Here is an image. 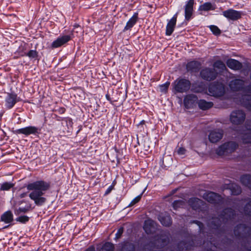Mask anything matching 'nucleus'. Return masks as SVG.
I'll use <instances>...</instances> for the list:
<instances>
[{
  "instance_id": "35",
  "label": "nucleus",
  "mask_w": 251,
  "mask_h": 251,
  "mask_svg": "<svg viewBox=\"0 0 251 251\" xmlns=\"http://www.w3.org/2000/svg\"><path fill=\"white\" fill-rule=\"evenodd\" d=\"M64 125L65 124L66 126L67 132L68 133H72L73 130V122L72 118L67 117L64 119Z\"/></svg>"
},
{
  "instance_id": "39",
  "label": "nucleus",
  "mask_w": 251,
  "mask_h": 251,
  "mask_svg": "<svg viewBox=\"0 0 251 251\" xmlns=\"http://www.w3.org/2000/svg\"><path fill=\"white\" fill-rule=\"evenodd\" d=\"M213 68H217L222 71L224 70L226 68L225 63L221 60H218L214 62L213 63Z\"/></svg>"
},
{
  "instance_id": "26",
  "label": "nucleus",
  "mask_w": 251,
  "mask_h": 251,
  "mask_svg": "<svg viewBox=\"0 0 251 251\" xmlns=\"http://www.w3.org/2000/svg\"><path fill=\"white\" fill-rule=\"evenodd\" d=\"M138 19V13L137 12H134L132 16L127 22L123 31L126 32L127 30H131V28L137 23Z\"/></svg>"
},
{
  "instance_id": "10",
  "label": "nucleus",
  "mask_w": 251,
  "mask_h": 251,
  "mask_svg": "<svg viewBox=\"0 0 251 251\" xmlns=\"http://www.w3.org/2000/svg\"><path fill=\"white\" fill-rule=\"evenodd\" d=\"M74 37V30H71L68 35L59 36L56 40L52 42L50 47L52 49L61 47L71 41Z\"/></svg>"
},
{
  "instance_id": "3",
  "label": "nucleus",
  "mask_w": 251,
  "mask_h": 251,
  "mask_svg": "<svg viewBox=\"0 0 251 251\" xmlns=\"http://www.w3.org/2000/svg\"><path fill=\"white\" fill-rule=\"evenodd\" d=\"M169 234L162 231L153 236L151 244L152 247L157 249L162 250L169 244Z\"/></svg>"
},
{
  "instance_id": "1",
  "label": "nucleus",
  "mask_w": 251,
  "mask_h": 251,
  "mask_svg": "<svg viewBox=\"0 0 251 251\" xmlns=\"http://www.w3.org/2000/svg\"><path fill=\"white\" fill-rule=\"evenodd\" d=\"M26 187L28 191H32L29 194V197L36 206H42L47 202V199L44 195L50 189L51 183L50 181L38 180L28 183Z\"/></svg>"
},
{
  "instance_id": "6",
  "label": "nucleus",
  "mask_w": 251,
  "mask_h": 251,
  "mask_svg": "<svg viewBox=\"0 0 251 251\" xmlns=\"http://www.w3.org/2000/svg\"><path fill=\"white\" fill-rule=\"evenodd\" d=\"M185 237L186 240H181L177 243V251H191L195 246V239L191 234L188 233Z\"/></svg>"
},
{
  "instance_id": "61",
  "label": "nucleus",
  "mask_w": 251,
  "mask_h": 251,
  "mask_svg": "<svg viewBox=\"0 0 251 251\" xmlns=\"http://www.w3.org/2000/svg\"><path fill=\"white\" fill-rule=\"evenodd\" d=\"M82 126H81V125H80V126H78V128H78V129L77 130V131H76V135H77L78 134V133H79V132L82 130Z\"/></svg>"
},
{
  "instance_id": "63",
  "label": "nucleus",
  "mask_w": 251,
  "mask_h": 251,
  "mask_svg": "<svg viewBox=\"0 0 251 251\" xmlns=\"http://www.w3.org/2000/svg\"><path fill=\"white\" fill-rule=\"evenodd\" d=\"M79 25L77 24H75L74 25H73V27H74V28L72 30H74V29L76 28H77L78 26H79Z\"/></svg>"
},
{
  "instance_id": "8",
  "label": "nucleus",
  "mask_w": 251,
  "mask_h": 251,
  "mask_svg": "<svg viewBox=\"0 0 251 251\" xmlns=\"http://www.w3.org/2000/svg\"><path fill=\"white\" fill-rule=\"evenodd\" d=\"M218 73L215 69L205 67L200 72V77L206 81H212L216 79Z\"/></svg>"
},
{
  "instance_id": "47",
  "label": "nucleus",
  "mask_w": 251,
  "mask_h": 251,
  "mask_svg": "<svg viewBox=\"0 0 251 251\" xmlns=\"http://www.w3.org/2000/svg\"><path fill=\"white\" fill-rule=\"evenodd\" d=\"M29 220V217L25 215L20 216L16 219V221L19 222L22 224H25Z\"/></svg>"
},
{
  "instance_id": "55",
  "label": "nucleus",
  "mask_w": 251,
  "mask_h": 251,
  "mask_svg": "<svg viewBox=\"0 0 251 251\" xmlns=\"http://www.w3.org/2000/svg\"><path fill=\"white\" fill-rule=\"evenodd\" d=\"M105 98L106 100L109 101L110 103L112 105H114V102L117 101V100H112L111 98H110V96L108 93L105 95Z\"/></svg>"
},
{
  "instance_id": "12",
  "label": "nucleus",
  "mask_w": 251,
  "mask_h": 251,
  "mask_svg": "<svg viewBox=\"0 0 251 251\" xmlns=\"http://www.w3.org/2000/svg\"><path fill=\"white\" fill-rule=\"evenodd\" d=\"M229 86L232 91H242L244 94H250L249 92L246 90L247 86H245V82L242 79L235 78L231 80L229 82Z\"/></svg>"
},
{
  "instance_id": "27",
  "label": "nucleus",
  "mask_w": 251,
  "mask_h": 251,
  "mask_svg": "<svg viewBox=\"0 0 251 251\" xmlns=\"http://www.w3.org/2000/svg\"><path fill=\"white\" fill-rule=\"evenodd\" d=\"M226 64L229 68L234 71L240 70L243 68L242 63L235 59H228L226 61Z\"/></svg>"
},
{
  "instance_id": "32",
  "label": "nucleus",
  "mask_w": 251,
  "mask_h": 251,
  "mask_svg": "<svg viewBox=\"0 0 251 251\" xmlns=\"http://www.w3.org/2000/svg\"><path fill=\"white\" fill-rule=\"evenodd\" d=\"M241 183L251 190V175L245 174L240 177Z\"/></svg>"
},
{
  "instance_id": "46",
  "label": "nucleus",
  "mask_w": 251,
  "mask_h": 251,
  "mask_svg": "<svg viewBox=\"0 0 251 251\" xmlns=\"http://www.w3.org/2000/svg\"><path fill=\"white\" fill-rule=\"evenodd\" d=\"M170 84V82L168 81H166L165 83L160 85L159 86L160 92L166 93L168 91Z\"/></svg>"
},
{
  "instance_id": "31",
  "label": "nucleus",
  "mask_w": 251,
  "mask_h": 251,
  "mask_svg": "<svg viewBox=\"0 0 251 251\" xmlns=\"http://www.w3.org/2000/svg\"><path fill=\"white\" fill-rule=\"evenodd\" d=\"M13 220V215L10 210L4 212L0 217V221L6 224H9Z\"/></svg>"
},
{
  "instance_id": "9",
  "label": "nucleus",
  "mask_w": 251,
  "mask_h": 251,
  "mask_svg": "<svg viewBox=\"0 0 251 251\" xmlns=\"http://www.w3.org/2000/svg\"><path fill=\"white\" fill-rule=\"evenodd\" d=\"M13 132L16 134L24 135L26 137L31 134L38 137L41 133V128L35 126H29L23 128L17 129Z\"/></svg>"
},
{
  "instance_id": "2",
  "label": "nucleus",
  "mask_w": 251,
  "mask_h": 251,
  "mask_svg": "<svg viewBox=\"0 0 251 251\" xmlns=\"http://www.w3.org/2000/svg\"><path fill=\"white\" fill-rule=\"evenodd\" d=\"M191 85V81L188 79L181 77L176 78L172 84L173 91L175 94L188 92Z\"/></svg>"
},
{
  "instance_id": "64",
  "label": "nucleus",
  "mask_w": 251,
  "mask_h": 251,
  "mask_svg": "<svg viewBox=\"0 0 251 251\" xmlns=\"http://www.w3.org/2000/svg\"><path fill=\"white\" fill-rule=\"evenodd\" d=\"M149 148H150V146H148V147L145 149V150L148 151L149 150Z\"/></svg>"
},
{
  "instance_id": "57",
  "label": "nucleus",
  "mask_w": 251,
  "mask_h": 251,
  "mask_svg": "<svg viewBox=\"0 0 251 251\" xmlns=\"http://www.w3.org/2000/svg\"><path fill=\"white\" fill-rule=\"evenodd\" d=\"M177 152L179 155H183L186 152V150L183 147H180L178 150Z\"/></svg>"
},
{
  "instance_id": "30",
  "label": "nucleus",
  "mask_w": 251,
  "mask_h": 251,
  "mask_svg": "<svg viewBox=\"0 0 251 251\" xmlns=\"http://www.w3.org/2000/svg\"><path fill=\"white\" fill-rule=\"evenodd\" d=\"M197 103L199 108L202 110H208L213 106V103L212 102L207 101L203 99L198 100Z\"/></svg>"
},
{
  "instance_id": "7",
  "label": "nucleus",
  "mask_w": 251,
  "mask_h": 251,
  "mask_svg": "<svg viewBox=\"0 0 251 251\" xmlns=\"http://www.w3.org/2000/svg\"><path fill=\"white\" fill-rule=\"evenodd\" d=\"M208 91L212 96L215 97H222L226 92L225 85L222 82L214 81L209 85Z\"/></svg>"
},
{
  "instance_id": "23",
  "label": "nucleus",
  "mask_w": 251,
  "mask_h": 251,
  "mask_svg": "<svg viewBox=\"0 0 251 251\" xmlns=\"http://www.w3.org/2000/svg\"><path fill=\"white\" fill-rule=\"evenodd\" d=\"M198 100L197 96L194 94L187 95L183 100L184 106L187 109L193 108L197 103Z\"/></svg>"
},
{
  "instance_id": "50",
  "label": "nucleus",
  "mask_w": 251,
  "mask_h": 251,
  "mask_svg": "<svg viewBox=\"0 0 251 251\" xmlns=\"http://www.w3.org/2000/svg\"><path fill=\"white\" fill-rule=\"evenodd\" d=\"M114 186L115 184L114 182H113L112 184L107 188L104 193V195L106 196L110 194L111 192L114 189Z\"/></svg>"
},
{
  "instance_id": "59",
  "label": "nucleus",
  "mask_w": 251,
  "mask_h": 251,
  "mask_svg": "<svg viewBox=\"0 0 251 251\" xmlns=\"http://www.w3.org/2000/svg\"><path fill=\"white\" fill-rule=\"evenodd\" d=\"M145 123L146 121L143 120L141 121H140V122L138 125H137V126L139 127L142 128L143 129H144L143 126L145 125Z\"/></svg>"
},
{
  "instance_id": "28",
  "label": "nucleus",
  "mask_w": 251,
  "mask_h": 251,
  "mask_svg": "<svg viewBox=\"0 0 251 251\" xmlns=\"http://www.w3.org/2000/svg\"><path fill=\"white\" fill-rule=\"evenodd\" d=\"M190 206L194 210H201V206L203 205V201L201 199L193 197L188 200Z\"/></svg>"
},
{
  "instance_id": "49",
  "label": "nucleus",
  "mask_w": 251,
  "mask_h": 251,
  "mask_svg": "<svg viewBox=\"0 0 251 251\" xmlns=\"http://www.w3.org/2000/svg\"><path fill=\"white\" fill-rule=\"evenodd\" d=\"M191 223L196 224L199 226V229L201 231L204 229V225L201 222L197 220H193Z\"/></svg>"
},
{
  "instance_id": "54",
  "label": "nucleus",
  "mask_w": 251,
  "mask_h": 251,
  "mask_svg": "<svg viewBox=\"0 0 251 251\" xmlns=\"http://www.w3.org/2000/svg\"><path fill=\"white\" fill-rule=\"evenodd\" d=\"M242 247L244 248V250L241 249L238 251H251V246L249 247L246 243H243L242 244Z\"/></svg>"
},
{
  "instance_id": "21",
  "label": "nucleus",
  "mask_w": 251,
  "mask_h": 251,
  "mask_svg": "<svg viewBox=\"0 0 251 251\" xmlns=\"http://www.w3.org/2000/svg\"><path fill=\"white\" fill-rule=\"evenodd\" d=\"M178 14V12H177L168 21L166 27L165 34L166 36L171 35L174 32L176 25Z\"/></svg>"
},
{
  "instance_id": "15",
  "label": "nucleus",
  "mask_w": 251,
  "mask_h": 251,
  "mask_svg": "<svg viewBox=\"0 0 251 251\" xmlns=\"http://www.w3.org/2000/svg\"><path fill=\"white\" fill-rule=\"evenodd\" d=\"M20 98L14 92L8 93L5 99V106L8 109L12 108L20 101Z\"/></svg>"
},
{
  "instance_id": "33",
  "label": "nucleus",
  "mask_w": 251,
  "mask_h": 251,
  "mask_svg": "<svg viewBox=\"0 0 251 251\" xmlns=\"http://www.w3.org/2000/svg\"><path fill=\"white\" fill-rule=\"evenodd\" d=\"M215 8L216 5L215 4H212L210 2H206L200 5L198 10L208 11L210 10H214Z\"/></svg>"
},
{
  "instance_id": "22",
  "label": "nucleus",
  "mask_w": 251,
  "mask_h": 251,
  "mask_svg": "<svg viewBox=\"0 0 251 251\" xmlns=\"http://www.w3.org/2000/svg\"><path fill=\"white\" fill-rule=\"evenodd\" d=\"M224 131L221 129L213 130L210 131L208 139L210 142L215 143L219 142L223 137Z\"/></svg>"
},
{
  "instance_id": "48",
  "label": "nucleus",
  "mask_w": 251,
  "mask_h": 251,
  "mask_svg": "<svg viewBox=\"0 0 251 251\" xmlns=\"http://www.w3.org/2000/svg\"><path fill=\"white\" fill-rule=\"evenodd\" d=\"M124 228L123 226H121L120 227H119L118 229V230H117L116 233L115 234V237L114 239L115 240H117L121 238V237L122 236V234L124 233Z\"/></svg>"
},
{
  "instance_id": "41",
  "label": "nucleus",
  "mask_w": 251,
  "mask_h": 251,
  "mask_svg": "<svg viewBox=\"0 0 251 251\" xmlns=\"http://www.w3.org/2000/svg\"><path fill=\"white\" fill-rule=\"evenodd\" d=\"M14 186V184L12 183L5 182L1 184L0 190L2 191H9Z\"/></svg>"
},
{
  "instance_id": "25",
  "label": "nucleus",
  "mask_w": 251,
  "mask_h": 251,
  "mask_svg": "<svg viewBox=\"0 0 251 251\" xmlns=\"http://www.w3.org/2000/svg\"><path fill=\"white\" fill-rule=\"evenodd\" d=\"M158 220L164 226L169 227L172 224L171 216L167 213H161L158 215Z\"/></svg>"
},
{
  "instance_id": "11",
  "label": "nucleus",
  "mask_w": 251,
  "mask_h": 251,
  "mask_svg": "<svg viewBox=\"0 0 251 251\" xmlns=\"http://www.w3.org/2000/svg\"><path fill=\"white\" fill-rule=\"evenodd\" d=\"M219 216L223 221L224 224H226L229 221H233L236 216L235 210L231 207L224 208L219 214Z\"/></svg>"
},
{
  "instance_id": "45",
  "label": "nucleus",
  "mask_w": 251,
  "mask_h": 251,
  "mask_svg": "<svg viewBox=\"0 0 251 251\" xmlns=\"http://www.w3.org/2000/svg\"><path fill=\"white\" fill-rule=\"evenodd\" d=\"M142 196V193L140 194L139 195L136 197L135 198H134L130 202V203L128 204L127 207H130L134 205L135 204L138 203L141 199Z\"/></svg>"
},
{
  "instance_id": "4",
  "label": "nucleus",
  "mask_w": 251,
  "mask_h": 251,
  "mask_svg": "<svg viewBox=\"0 0 251 251\" xmlns=\"http://www.w3.org/2000/svg\"><path fill=\"white\" fill-rule=\"evenodd\" d=\"M233 233L236 238L247 240L251 234V229L246 224L240 223L235 226Z\"/></svg>"
},
{
  "instance_id": "43",
  "label": "nucleus",
  "mask_w": 251,
  "mask_h": 251,
  "mask_svg": "<svg viewBox=\"0 0 251 251\" xmlns=\"http://www.w3.org/2000/svg\"><path fill=\"white\" fill-rule=\"evenodd\" d=\"M152 226V225L151 223H148L147 222H145L143 228L147 234H149L151 233Z\"/></svg>"
},
{
  "instance_id": "56",
  "label": "nucleus",
  "mask_w": 251,
  "mask_h": 251,
  "mask_svg": "<svg viewBox=\"0 0 251 251\" xmlns=\"http://www.w3.org/2000/svg\"><path fill=\"white\" fill-rule=\"evenodd\" d=\"M245 126L247 129H251V119H248L245 123Z\"/></svg>"
},
{
  "instance_id": "38",
  "label": "nucleus",
  "mask_w": 251,
  "mask_h": 251,
  "mask_svg": "<svg viewBox=\"0 0 251 251\" xmlns=\"http://www.w3.org/2000/svg\"><path fill=\"white\" fill-rule=\"evenodd\" d=\"M244 212L246 216L251 217V199L245 205Z\"/></svg>"
},
{
  "instance_id": "36",
  "label": "nucleus",
  "mask_w": 251,
  "mask_h": 251,
  "mask_svg": "<svg viewBox=\"0 0 251 251\" xmlns=\"http://www.w3.org/2000/svg\"><path fill=\"white\" fill-rule=\"evenodd\" d=\"M242 140L244 144L251 143V129H247L242 136Z\"/></svg>"
},
{
  "instance_id": "51",
  "label": "nucleus",
  "mask_w": 251,
  "mask_h": 251,
  "mask_svg": "<svg viewBox=\"0 0 251 251\" xmlns=\"http://www.w3.org/2000/svg\"><path fill=\"white\" fill-rule=\"evenodd\" d=\"M29 206L25 207H20L17 209V212L18 213H26L27 212L29 209Z\"/></svg>"
},
{
  "instance_id": "18",
  "label": "nucleus",
  "mask_w": 251,
  "mask_h": 251,
  "mask_svg": "<svg viewBox=\"0 0 251 251\" xmlns=\"http://www.w3.org/2000/svg\"><path fill=\"white\" fill-rule=\"evenodd\" d=\"M201 63L200 61L193 60L188 61L186 65L187 72L190 74L198 73L201 70Z\"/></svg>"
},
{
  "instance_id": "52",
  "label": "nucleus",
  "mask_w": 251,
  "mask_h": 251,
  "mask_svg": "<svg viewBox=\"0 0 251 251\" xmlns=\"http://www.w3.org/2000/svg\"><path fill=\"white\" fill-rule=\"evenodd\" d=\"M53 115L54 116L53 118L55 119L57 121H61V125L64 126V122L65 121L64 119L66 118V117H60L56 114H53Z\"/></svg>"
},
{
  "instance_id": "16",
  "label": "nucleus",
  "mask_w": 251,
  "mask_h": 251,
  "mask_svg": "<svg viewBox=\"0 0 251 251\" xmlns=\"http://www.w3.org/2000/svg\"><path fill=\"white\" fill-rule=\"evenodd\" d=\"M203 198L211 204H219L223 201V198L221 196L213 192L205 193L203 194Z\"/></svg>"
},
{
  "instance_id": "29",
  "label": "nucleus",
  "mask_w": 251,
  "mask_h": 251,
  "mask_svg": "<svg viewBox=\"0 0 251 251\" xmlns=\"http://www.w3.org/2000/svg\"><path fill=\"white\" fill-rule=\"evenodd\" d=\"M98 251H114L115 246L114 244L110 242H105L100 244L97 248Z\"/></svg>"
},
{
  "instance_id": "60",
  "label": "nucleus",
  "mask_w": 251,
  "mask_h": 251,
  "mask_svg": "<svg viewBox=\"0 0 251 251\" xmlns=\"http://www.w3.org/2000/svg\"><path fill=\"white\" fill-rule=\"evenodd\" d=\"M85 251H95V248L93 246H91Z\"/></svg>"
},
{
  "instance_id": "44",
  "label": "nucleus",
  "mask_w": 251,
  "mask_h": 251,
  "mask_svg": "<svg viewBox=\"0 0 251 251\" xmlns=\"http://www.w3.org/2000/svg\"><path fill=\"white\" fill-rule=\"evenodd\" d=\"M183 201L180 200H175L172 203L173 207L174 209L176 210L178 208L180 207L183 204Z\"/></svg>"
},
{
  "instance_id": "14",
  "label": "nucleus",
  "mask_w": 251,
  "mask_h": 251,
  "mask_svg": "<svg viewBox=\"0 0 251 251\" xmlns=\"http://www.w3.org/2000/svg\"><path fill=\"white\" fill-rule=\"evenodd\" d=\"M223 221L221 218L216 216H212L208 223V226L212 229L217 232L218 234H221L224 232V229L222 226Z\"/></svg>"
},
{
  "instance_id": "40",
  "label": "nucleus",
  "mask_w": 251,
  "mask_h": 251,
  "mask_svg": "<svg viewBox=\"0 0 251 251\" xmlns=\"http://www.w3.org/2000/svg\"><path fill=\"white\" fill-rule=\"evenodd\" d=\"M230 189L231 191V194L232 195L238 196L242 192L241 188L238 185H232L230 188Z\"/></svg>"
},
{
  "instance_id": "13",
  "label": "nucleus",
  "mask_w": 251,
  "mask_h": 251,
  "mask_svg": "<svg viewBox=\"0 0 251 251\" xmlns=\"http://www.w3.org/2000/svg\"><path fill=\"white\" fill-rule=\"evenodd\" d=\"M246 114L242 110H237L232 111L230 115L231 123L235 125L242 124L245 121Z\"/></svg>"
},
{
  "instance_id": "53",
  "label": "nucleus",
  "mask_w": 251,
  "mask_h": 251,
  "mask_svg": "<svg viewBox=\"0 0 251 251\" xmlns=\"http://www.w3.org/2000/svg\"><path fill=\"white\" fill-rule=\"evenodd\" d=\"M114 150L116 152V158L117 164H119L120 163V158L119 157V154L120 153V150H118L116 147H114Z\"/></svg>"
},
{
  "instance_id": "58",
  "label": "nucleus",
  "mask_w": 251,
  "mask_h": 251,
  "mask_svg": "<svg viewBox=\"0 0 251 251\" xmlns=\"http://www.w3.org/2000/svg\"><path fill=\"white\" fill-rule=\"evenodd\" d=\"M55 110L56 111L58 112L60 114H62L65 112L66 109L64 107H61Z\"/></svg>"
},
{
  "instance_id": "62",
  "label": "nucleus",
  "mask_w": 251,
  "mask_h": 251,
  "mask_svg": "<svg viewBox=\"0 0 251 251\" xmlns=\"http://www.w3.org/2000/svg\"><path fill=\"white\" fill-rule=\"evenodd\" d=\"M26 193H23L20 195V197L21 198H24L26 196Z\"/></svg>"
},
{
  "instance_id": "19",
  "label": "nucleus",
  "mask_w": 251,
  "mask_h": 251,
  "mask_svg": "<svg viewBox=\"0 0 251 251\" xmlns=\"http://www.w3.org/2000/svg\"><path fill=\"white\" fill-rule=\"evenodd\" d=\"M194 0H188L184 6L185 20L189 21L193 18Z\"/></svg>"
},
{
  "instance_id": "17",
  "label": "nucleus",
  "mask_w": 251,
  "mask_h": 251,
  "mask_svg": "<svg viewBox=\"0 0 251 251\" xmlns=\"http://www.w3.org/2000/svg\"><path fill=\"white\" fill-rule=\"evenodd\" d=\"M222 14L228 20L235 21H237L241 18L242 12L231 8L224 11Z\"/></svg>"
},
{
  "instance_id": "37",
  "label": "nucleus",
  "mask_w": 251,
  "mask_h": 251,
  "mask_svg": "<svg viewBox=\"0 0 251 251\" xmlns=\"http://www.w3.org/2000/svg\"><path fill=\"white\" fill-rule=\"evenodd\" d=\"M251 94H245L243 100L244 106L249 110H251Z\"/></svg>"
},
{
  "instance_id": "34",
  "label": "nucleus",
  "mask_w": 251,
  "mask_h": 251,
  "mask_svg": "<svg viewBox=\"0 0 251 251\" xmlns=\"http://www.w3.org/2000/svg\"><path fill=\"white\" fill-rule=\"evenodd\" d=\"M21 56H28L30 59H37L38 57V52L36 50H31L27 52L24 51H21Z\"/></svg>"
},
{
  "instance_id": "20",
  "label": "nucleus",
  "mask_w": 251,
  "mask_h": 251,
  "mask_svg": "<svg viewBox=\"0 0 251 251\" xmlns=\"http://www.w3.org/2000/svg\"><path fill=\"white\" fill-rule=\"evenodd\" d=\"M190 90L194 93H201L204 92L206 90V87L205 83L202 81L196 80L193 82H191Z\"/></svg>"
},
{
  "instance_id": "5",
  "label": "nucleus",
  "mask_w": 251,
  "mask_h": 251,
  "mask_svg": "<svg viewBox=\"0 0 251 251\" xmlns=\"http://www.w3.org/2000/svg\"><path fill=\"white\" fill-rule=\"evenodd\" d=\"M239 145L235 141H228L220 145L216 150V153L219 156L226 153H232L238 148Z\"/></svg>"
},
{
  "instance_id": "24",
  "label": "nucleus",
  "mask_w": 251,
  "mask_h": 251,
  "mask_svg": "<svg viewBox=\"0 0 251 251\" xmlns=\"http://www.w3.org/2000/svg\"><path fill=\"white\" fill-rule=\"evenodd\" d=\"M135 249L134 243L126 240L119 244L117 251H135Z\"/></svg>"
},
{
  "instance_id": "42",
  "label": "nucleus",
  "mask_w": 251,
  "mask_h": 251,
  "mask_svg": "<svg viewBox=\"0 0 251 251\" xmlns=\"http://www.w3.org/2000/svg\"><path fill=\"white\" fill-rule=\"evenodd\" d=\"M210 30L215 35L218 36L221 33V30L219 28V27L215 25H211L209 26Z\"/></svg>"
}]
</instances>
